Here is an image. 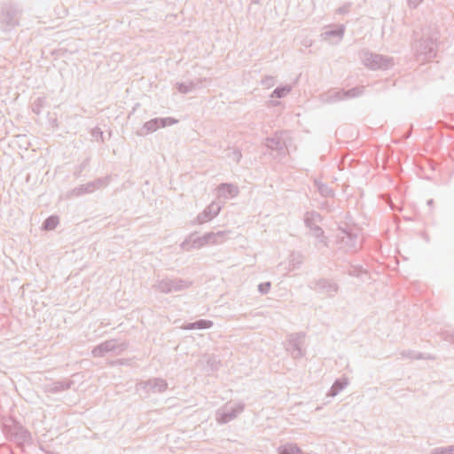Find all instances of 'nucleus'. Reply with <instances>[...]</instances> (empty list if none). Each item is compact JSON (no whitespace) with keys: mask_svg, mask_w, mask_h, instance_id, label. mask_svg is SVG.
<instances>
[{"mask_svg":"<svg viewBox=\"0 0 454 454\" xmlns=\"http://www.w3.org/2000/svg\"><path fill=\"white\" fill-rule=\"evenodd\" d=\"M439 32L436 29L423 31L421 38L416 40L413 44L416 56L419 60H430L436 57Z\"/></svg>","mask_w":454,"mask_h":454,"instance_id":"obj_1","label":"nucleus"},{"mask_svg":"<svg viewBox=\"0 0 454 454\" xmlns=\"http://www.w3.org/2000/svg\"><path fill=\"white\" fill-rule=\"evenodd\" d=\"M192 285V282L188 279L165 278L157 280L153 288L161 294H171L186 290Z\"/></svg>","mask_w":454,"mask_h":454,"instance_id":"obj_2","label":"nucleus"},{"mask_svg":"<svg viewBox=\"0 0 454 454\" xmlns=\"http://www.w3.org/2000/svg\"><path fill=\"white\" fill-rule=\"evenodd\" d=\"M4 432L7 437L19 445L28 443L31 440L30 433L22 425L12 419L4 424Z\"/></svg>","mask_w":454,"mask_h":454,"instance_id":"obj_3","label":"nucleus"},{"mask_svg":"<svg viewBox=\"0 0 454 454\" xmlns=\"http://www.w3.org/2000/svg\"><path fill=\"white\" fill-rule=\"evenodd\" d=\"M337 239L340 247L345 248L348 252H356L361 247L357 233L351 229L339 228Z\"/></svg>","mask_w":454,"mask_h":454,"instance_id":"obj_4","label":"nucleus"},{"mask_svg":"<svg viewBox=\"0 0 454 454\" xmlns=\"http://www.w3.org/2000/svg\"><path fill=\"white\" fill-rule=\"evenodd\" d=\"M363 62L367 67L372 70H386L394 65L393 58L372 53L370 51H365L363 53Z\"/></svg>","mask_w":454,"mask_h":454,"instance_id":"obj_5","label":"nucleus"},{"mask_svg":"<svg viewBox=\"0 0 454 454\" xmlns=\"http://www.w3.org/2000/svg\"><path fill=\"white\" fill-rule=\"evenodd\" d=\"M322 220V216L316 211L307 212L304 216V223L309 228L312 235L318 239L324 246H327L326 238L323 229L317 224Z\"/></svg>","mask_w":454,"mask_h":454,"instance_id":"obj_6","label":"nucleus"},{"mask_svg":"<svg viewBox=\"0 0 454 454\" xmlns=\"http://www.w3.org/2000/svg\"><path fill=\"white\" fill-rule=\"evenodd\" d=\"M20 12L11 4L2 7L0 25L4 30H10L19 25Z\"/></svg>","mask_w":454,"mask_h":454,"instance_id":"obj_7","label":"nucleus"},{"mask_svg":"<svg viewBox=\"0 0 454 454\" xmlns=\"http://www.w3.org/2000/svg\"><path fill=\"white\" fill-rule=\"evenodd\" d=\"M177 122V120L166 117V118H153L146 121L142 128L137 130L136 134L139 137H145L149 133L156 131L160 128H164Z\"/></svg>","mask_w":454,"mask_h":454,"instance_id":"obj_8","label":"nucleus"},{"mask_svg":"<svg viewBox=\"0 0 454 454\" xmlns=\"http://www.w3.org/2000/svg\"><path fill=\"white\" fill-rule=\"evenodd\" d=\"M128 348L127 342L117 343L116 340H108L99 345L96 346L91 353L94 357H103L108 352H120L125 350Z\"/></svg>","mask_w":454,"mask_h":454,"instance_id":"obj_9","label":"nucleus"},{"mask_svg":"<svg viewBox=\"0 0 454 454\" xmlns=\"http://www.w3.org/2000/svg\"><path fill=\"white\" fill-rule=\"evenodd\" d=\"M308 286L311 290L326 294L328 297H333L339 291V286L335 282L326 278L311 280Z\"/></svg>","mask_w":454,"mask_h":454,"instance_id":"obj_10","label":"nucleus"},{"mask_svg":"<svg viewBox=\"0 0 454 454\" xmlns=\"http://www.w3.org/2000/svg\"><path fill=\"white\" fill-rule=\"evenodd\" d=\"M244 403H239L234 405H225L217 412V421L225 424L234 419L239 414L244 411Z\"/></svg>","mask_w":454,"mask_h":454,"instance_id":"obj_11","label":"nucleus"},{"mask_svg":"<svg viewBox=\"0 0 454 454\" xmlns=\"http://www.w3.org/2000/svg\"><path fill=\"white\" fill-rule=\"evenodd\" d=\"M211 235L205 233L203 236L199 237L195 233L188 236L180 245L181 248L184 251H190L192 248L199 249L205 245L210 244Z\"/></svg>","mask_w":454,"mask_h":454,"instance_id":"obj_12","label":"nucleus"},{"mask_svg":"<svg viewBox=\"0 0 454 454\" xmlns=\"http://www.w3.org/2000/svg\"><path fill=\"white\" fill-rule=\"evenodd\" d=\"M304 337V333H297L294 335H292L289 340L287 350L294 359L301 358L304 356V352L301 349V344Z\"/></svg>","mask_w":454,"mask_h":454,"instance_id":"obj_13","label":"nucleus"},{"mask_svg":"<svg viewBox=\"0 0 454 454\" xmlns=\"http://www.w3.org/2000/svg\"><path fill=\"white\" fill-rule=\"evenodd\" d=\"M266 146L270 150L277 153L275 157L282 158L286 156L287 148L284 139L278 134H276L272 137L266 139Z\"/></svg>","mask_w":454,"mask_h":454,"instance_id":"obj_14","label":"nucleus"},{"mask_svg":"<svg viewBox=\"0 0 454 454\" xmlns=\"http://www.w3.org/2000/svg\"><path fill=\"white\" fill-rule=\"evenodd\" d=\"M147 392L162 393L168 388V382L161 378H153L140 383Z\"/></svg>","mask_w":454,"mask_h":454,"instance_id":"obj_15","label":"nucleus"},{"mask_svg":"<svg viewBox=\"0 0 454 454\" xmlns=\"http://www.w3.org/2000/svg\"><path fill=\"white\" fill-rule=\"evenodd\" d=\"M221 208L222 207L218 203L212 202L200 214L198 215L197 223L201 224L210 221L220 213Z\"/></svg>","mask_w":454,"mask_h":454,"instance_id":"obj_16","label":"nucleus"},{"mask_svg":"<svg viewBox=\"0 0 454 454\" xmlns=\"http://www.w3.org/2000/svg\"><path fill=\"white\" fill-rule=\"evenodd\" d=\"M74 384L73 380H61L43 385V390L48 394H58L69 389Z\"/></svg>","mask_w":454,"mask_h":454,"instance_id":"obj_17","label":"nucleus"},{"mask_svg":"<svg viewBox=\"0 0 454 454\" xmlns=\"http://www.w3.org/2000/svg\"><path fill=\"white\" fill-rule=\"evenodd\" d=\"M218 196L224 199L234 198L238 196L239 190V187L232 184L223 183L217 187Z\"/></svg>","mask_w":454,"mask_h":454,"instance_id":"obj_18","label":"nucleus"},{"mask_svg":"<svg viewBox=\"0 0 454 454\" xmlns=\"http://www.w3.org/2000/svg\"><path fill=\"white\" fill-rule=\"evenodd\" d=\"M203 79L190 81L189 82H176V86L178 92L187 94L202 87Z\"/></svg>","mask_w":454,"mask_h":454,"instance_id":"obj_19","label":"nucleus"},{"mask_svg":"<svg viewBox=\"0 0 454 454\" xmlns=\"http://www.w3.org/2000/svg\"><path fill=\"white\" fill-rule=\"evenodd\" d=\"M213 325V322L207 319H199L192 323H188L183 326L184 330H194V329H208Z\"/></svg>","mask_w":454,"mask_h":454,"instance_id":"obj_20","label":"nucleus"},{"mask_svg":"<svg viewBox=\"0 0 454 454\" xmlns=\"http://www.w3.org/2000/svg\"><path fill=\"white\" fill-rule=\"evenodd\" d=\"M93 192H94L93 184L90 182H89L85 184H81L78 187L72 189L69 192V196L79 197V196L84 195L86 193H91Z\"/></svg>","mask_w":454,"mask_h":454,"instance_id":"obj_21","label":"nucleus"},{"mask_svg":"<svg viewBox=\"0 0 454 454\" xmlns=\"http://www.w3.org/2000/svg\"><path fill=\"white\" fill-rule=\"evenodd\" d=\"M278 454H304L301 449L295 443H286L278 448Z\"/></svg>","mask_w":454,"mask_h":454,"instance_id":"obj_22","label":"nucleus"},{"mask_svg":"<svg viewBox=\"0 0 454 454\" xmlns=\"http://www.w3.org/2000/svg\"><path fill=\"white\" fill-rule=\"evenodd\" d=\"M348 383V381L347 378H340L335 380V381L333 382V386L329 390V395H337L341 390H343L347 387Z\"/></svg>","mask_w":454,"mask_h":454,"instance_id":"obj_23","label":"nucleus"},{"mask_svg":"<svg viewBox=\"0 0 454 454\" xmlns=\"http://www.w3.org/2000/svg\"><path fill=\"white\" fill-rule=\"evenodd\" d=\"M230 233H231L230 231H219L216 232H214V231L207 232V234L211 235L210 241H209V243L211 245L223 243L226 239L227 236Z\"/></svg>","mask_w":454,"mask_h":454,"instance_id":"obj_24","label":"nucleus"},{"mask_svg":"<svg viewBox=\"0 0 454 454\" xmlns=\"http://www.w3.org/2000/svg\"><path fill=\"white\" fill-rule=\"evenodd\" d=\"M315 186L317 187L318 192L321 196L325 198H332L334 196L333 190L329 187L327 184H323L317 180H315Z\"/></svg>","mask_w":454,"mask_h":454,"instance_id":"obj_25","label":"nucleus"},{"mask_svg":"<svg viewBox=\"0 0 454 454\" xmlns=\"http://www.w3.org/2000/svg\"><path fill=\"white\" fill-rule=\"evenodd\" d=\"M345 32L344 25H337L335 28L325 31L323 35L325 39L330 37H338L340 40L343 37Z\"/></svg>","mask_w":454,"mask_h":454,"instance_id":"obj_26","label":"nucleus"},{"mask_svg":"<svg viewBox=\"0 0 454 454\" xmlns=\"http://www.w3.org/2000/svg\"><path fill=\"white\" fill-rule=\"evenodd\" d=\"M59 217L57 215L48 216L43 223V229L45 231L54 230L59 224Z\"/></svg>","mask_w":454,"mask_h":454,"instance_id":"obj_27","label":"nucleus"},{"mask_svg":"<svg viewBox=\"0 0 454 454\" xmlns=\"http://www.w3.org/2000/svg\"><path fill=\"white\" fill-rule=\"evenodd\" d=\"M402 357L410 359H432L430 356H427L423 353H416L412 350H403L401 352Z\"/></svg>","mask_w":454,"mask_h":454,"instance_id":"obj_28","label":"nucleus"},{"mask_svg":"<svg viewBox=\"0 0 454 454\" xmlns=\"http://www.w3.org/2000/svg\"><path fill=\"white\" fill-rule=\"evenodd\" d=\"M364 92V86H356L345 90L346 99L355 98L362 96Z\"/></svg>","mask_w":454,"mask_h":454,"instance_id":"obj_29","label":"nucleus"},{"mask_svg":"<svg viewBox=\"0 0 454 454\" xmlns=\"http://www.w3.org/2000/svg\"><path fill=\"white\" fill-rule=\"evenodd\" d=\"M345 90H339L336 91L329 92L326 101L329 103L346 100Z\"/></svg>","mask_w":454,"mask_h":454,"instance_id":"obj_30","label":"nucleus"},{"mask_svg":"<svg viewBox=\"0 0 454 454\" xmlns=\"http://www.w3.org/2000/svg\"><path fill=\"white\" fill-rule=\"evenodd\" d=\"M290 90H291V87L288 86V85L279 86V87H277L273 90V92L271 94V97L272 98H282L285 96H286L289 93Z\"/></svg>","mask_w":454,"mask_h":454,"instance_id":"obj_31","label":"nucleus"},{"mask_svg":"<svg viewBox=\"0 0 454 454\" xmlns=\"http://www.w3.org/2000/svg\"><path fill=\"white\" fill-rule=\"evenodd\" d=\"M290 263L294 269L299 268L303 262V256L301 253H292L290 254Z\"/></svg>","mask_w":454,"mask_h":454,"instance_id":"obj_32","label":"nucleus"},{"mask_svg":"<svg viewBox=\"0 0 454 454\" xmlns=\"http://www.w3.org/2000/svg\"><path fill=\"white\" fill-rule=\"evenodd\" d=\"M45 103L46 100L44 98H37L32 105V111L36 114H40Z\"/></svg>","mask_w":454,"mask_h":454,"instance_id":"obj_33","label":"nucleus"},{"mask_svg":"<svg viewBox=\"0 0 454 454\" xmlns=\"http://www.w3.org/2000/svg\"><path fill=\"white\" fill-rule=\"evenodd\" d=\"M109 180H110V177L109 176H105V177H99L94 181H91L90 183L93 184V190L94 192L96 190H98L102 187H105L109 183Z\"/></svg>","mask_w":454,"mask_h":454,"instance_id":"obj_34","label":"nucleus"},{"mask_svg":"<svg viewBox=\"0 0 454 454\" xmlns=\"http://www.w3.org/2000/svg\"><path fill=\"white\" fill-rule=\"evenodd\" d=\"M228 150L230 152L228 153L227 157L234 162L239 163L242 157L240 150L238 148H228Z\"/></svg>","mask_w":454,"mask_h":454,"instance_id":"obj_35","label":"nucleus"},{"mask_svg":"<svg viewBox=\"0 0 454 454\" xmlns=\"http://www.w3.org/2000/svg\"><path fill=\"white\" fill-rule=\"evenodd\" d=\"M431 454H454V445L435 448Z\"/></svg>","mask_w":454,"mask_h":454,"instance_id":"obj_36","label":"nucleus"},{"mask_svg":"<svg viewBox=\"0 0 454 454\" xmlns=\"http://www.w3.org/2000/svg\"><path fill=\"white\" fill-rule=\"evenodd\" d=\"M348 275L352 277H360L362 273H364V270L362 269V267L358 266H350L348 270Z\"/></svg>","mask_w":454,"mask_h":454,"instance_id":"obj_37","label":"nucleus"},{"mask_svg":"<svg viewBox=\"0 0 454 454\" xmlns=\"http://www.w3.org/2000/svg\"><path fill=\"white\" fill-rule=\"evenodd\" d=\"M91 137L97 141H103V131L100 128L96 127L91 130Z\"/></svg>","mask_w":454,"mask_h":454,"instance_id":"obj_38","label":"nucleus"},{"mask_svg":"<svg viewBox=\"0 0 454 454\" xmlns=\"http://www.w3.org/2000/svg\"><path fill=\"white\" fill-rule=\"evenodd\" d=\"M270 286H271L270 282H263V283H261V284H259V286H258V291H259L262 294H268V293L270 292Z\"/></svg>","mask_w":454,"mask_h":454,"instance_id":"obj_39","label":"nucleus"},{"mask_svg":"<svg viewBox=\"0 0 454 454\" xmlns=\"http://www.w3.org/2000/svg\"><path fill=\"white\" fill-rule=\"evenodd\" d=\"M207 364L210 365V367L213 369V370H217L219 365H220V361L216 360L215 357H210L208 360H207Z\"/></svg>","mask_w":454,"mask_h":454,"instance_id":"obj_40","label":"nucleus"},{"mask_svg":"<svg viewBox=\"0 0 454 454\" xmlns=\"http://www.w3.org/2000/svg\"><path fill=\"white\" fill-rule=\"evenodd\" d=\"M349 9H350V4L348 3V4H345L342 6L339 7L336 10V13H338V14H346V13H348L349 12Z\"/></svg>","mask_w":454,"mask_h":454,"instance_id":"obj_41","label":"nucleus"},{"mask_svg":"<svg viewBox=\"0 0 454 454\" xmlns=\"http://www.w3.org/2000/svg\"><path fill=\"white\" fill-rule=\"evenodd\" d=\"M443 340L454 344V333H443Z\"/></svg>","mask_w":454,"mask_h":454,"instance_id":"obj_42","label":"nucleus"},{"mask_svg":"<svg viewBox=\"0 0 454 454\" xmlns=\"http://www.w3.org/2000/svg\"><path fill=\"white\" fill-rule=\"evenodd\" d=\"M422 0H408L409 6L415 8Z\"/></svg>","mask_w":454,"mask_h":454,"instance_id":"obj_43","label":"nucleus"},{"mask_svg":"<svg viewBox=\"0 0 454 454\" xmlns=\"http://www.w3.org/2000/svg\"><path fill=\"white\" fill-rule=\"evenodd\" d=\"M0 451L6 452L7 454H12V452L9 450L8 447H2Z\"/></svg>","mask_w":454,"mask_h":454,"instance_id":"obj_44","label":"nucleus"},{"mask_svg":"<svg viewBox=\"0 0 454 454\" xmlns=\"http://www.w3.org/2000/svg\"><path fill=\"white\" fill-rule=\"evenodd\" d=\"M434 204V200L430 199L427 200V205L432 206Z\"/></svg>","mask_w":454,"mask_h":454,"instance_id":"obj_45","label":"nucleus"},{"mask_svg":"<svg viewBox=\"0 0 454 454\" xmlns=\"http://www.w3.org/2000/svg\"><path fill=\"white\" fill-rule=\"evenodd\" d=\"M410 136H411V131H409L408 133H406V134L403 136V138H404V139H407Z\"/></svg>","mask_w":454,"mask_h":454,"instance_id":"obj_46","label":"nucleus"},{"mask_svg":"<svg viewBox=\"0 0 454 454\" xmlns=\"http://www.w3.org/2000/svg\"><path fill=\"white\" fill-rule=\"evenodd\" d=\"M251 2H252L253 4H259V2H260V1H259V0H251Z\"/></svg>","mask_w":454,"mask_h":454,"instance_id":"obj_47","label":"nucleus"}]
</instances>
